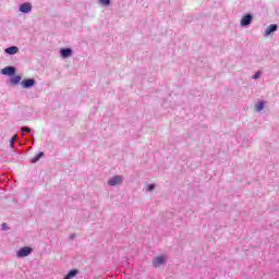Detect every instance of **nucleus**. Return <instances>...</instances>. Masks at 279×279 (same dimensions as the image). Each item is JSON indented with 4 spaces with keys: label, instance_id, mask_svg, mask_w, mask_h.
Returning <instances> with one entry per match:
<instances>
[{
    "label": "nucleus",
    "instance_id": "obj_15",
    "mask_svg": "<svg viewBox=\"0 0 279 279\" xmlns=\"http://www.w3.org/2000/svg\"><path fill=\"white\" fill-rule=\"evenodd\" d=\"M260 77V71H257L253 76V80H258Z\"/></svg>",
    "mask_w": 279,
    "mask_h": 279
},
{
    "label": "nucleus",
    "instance_id": "obj_2",
    "mask_svg": "<svg viewBox=\"0 0 279 279\" xmlns=\"http://www.w3.org/2000/svg\"><path fill=\"white\" fill-rule=\"evenodd\" d=\"M122 183H123V177L121 175H116L108 180L109 186H117V184H122Z\"/></svg>",
    "mask_w": 279,
    "mask_h": 279
},
{
    "label": "nucleus",
    "instance_id": "obj_12",
    "mask_svg": "<svg viewBox=\"0 0 279 279\" xmlns=\"http://www.w3.org/2000/svg\"><path fill=\"white\" fill-rule=\"evenodd\" d=\"M263 108H265V102H263V101H259L257 105H255L256 112H260V110H263Z\"/></svg>",
    "mask_w": 279,
    "mask_h": 279
},
{
    "label": "nucleus",
    "instance_id": "obj_9",
    "mask_svg": "<svg viewBox=\"0 0 279 279\" xmlns=\"http://www.w3.org/2000/svg\"><path fill=\"white\" fill-rule=\"evenodd\" d=\"M277 29H278V25L271 24V25H269V26L266 28L265 35H266V36H269V34L276 32Z\"/></svg>",
    "mask_w": 279,
    "mask_h": 279
},
{
    "label": "nucleus",
    "instance_id": "obj_17",
    "mask_svg": "<svg viewBox=\"0 0 279 279\" xmlns=\"http://www.w3.org/2000/svg\"><path fill=\"white\" fill-rule=\"evenodd\" d=\"M14 141H16V135H14V136L11 138V142H10L11 147H13V146H14Z\"/></svg>",
    "mask_w": 279,
    "mask_h": 279
},
{
    "label": "nucleus",
    "instance_id": "obj_18",
    "mask_svg": "<svg viewBox=\"0 0 279 279\" xmlns=\"http://www.w3.org/2000/svg\"><path fill=\"white\" fill-rule=\"evenodd\" d=\"M155 186H156L155 184L148 185V186H147V191H151L153 189H155Z\"/></svg>",
    "mask_w": 279,
    "mask_h": 279
},
{
    "label": "nucleus",
    "instance_id": "obj_5",
    "mask_svg": "<svg viewBox=\"0 0 279 279\" xmlns=\"http://www.w3.org/2000/svg\"><path fill=\"white\" fill-rule=\"evenodd\" d=\"M23 88H32V86H34V84H36V81H34V78H27L21 82Z\"/></svg>",
    "mask_w": 279,
    "mask_h": 279
},
{
    "label": "nucleus",
    "instance_id": "obj_7",
    "mask_svg": "<svg viewBox=\"0 0 279 279\" xmlns=\"http://www.w3.org/2000/svg\"><path fill=\"white\" fill-rule=\"evenodd\" d=\"M153 265L154 267H160V265H165V257L162 256L155 257L153 260Z\"/></svg>",
    "mask_w": 279,
    "mask_h": 279
},
{
    "label": "nucleus",
    "instance_id": "obj_3",
    "mask_svg": "<svg viewBox=\"0 0 279 279\" xmlns=\"http://www.w3.org/2000/svg\"><path fill=\"white\" fill-rule=\"evenodd\" d=\"M2 75H9L12 76L14 73H16V69L14 66H5L1 70Z\"/></svg>",
    "mask_w": 279,
    "mask_h": 279
},
{
    "label": "nucleus",
    "instance_id": "obj_1",
    "mask_svg": "<svg viewBox=\"0 0 279 279\" xmlns=\"http://www.w3.org/2000/svg\"><path fill=\"white\" fill-rule=\"evenodd\" d=\"M32 254V247L24 246L20 251H17V257L19 258H25V256H29Z\"/></svg>",
    "mask_w": 279,
    "mask_h": 279
},
{
    "label": "nucleus",
    "instance_id": "obj_8",
    "mask_svg": "<svg viewBox=\"0 0 279 279\" xmlns=\"http://www.w3.org/2000/svg\"><path fill=\"white\" fill-rule=\"evenodd\" d=\"M60 53L62 58H71V56L73 54V50H71V48H65L61 49Z\"/></svg>",
    "mask_w": 279,
    "mask_h": 279
},
{
    "label": "nucleus",
    "instance_id": "obj_16",
    "mask_svg": "<svg viewBox=\"0 0 279 279\" xmlns=\"http://www.w3.org/2000/svg\"><path fill=\"white\" fill-rule=\"evenodd\" d=\"M22 132H27V133H29V132H32V129H29V128H27V126H24V128H22Z\"/></svg>",
    "mask_w": 279,
    "mask_h": 279
},
{
    "label": "nucleus",
    "instance_id": "obj_14",
    "mask_svg": "<svg viewBox=\"0 0 279 279\" xmlns=\"http://www.w3.org/2000/svg\"><path fill=\"white\" fill-rule=\"evenodd\" d=\"M99 3H101V5H110V0H99Z\"/></svg>",
    "mask_w": 279,
    "mask_h": 279
},
{
    "label": "nucleus",
    "instance_id": "obj_10",
    "mask_svg": "<svg viewBox=\"0 0 279 279\" xmlns=\"http://www.w3.org/2000/svg\"><path fill=\"white\" fill-rule=\"evenodd\" d=\"M10 82L13 86H17V84H21V75L11 76Z\"/></svg>",
    "mask_w": 279,
    "mask_h": 279
},
{
    "label": "nucleus",
    "instance_id": "obj_19",
    "mask_svg": "<svg viewBox=\"0 0 279 279\" xmlns=\"http://www.w3.org/2000/svg\"><path fill=\"white\" fill-rule=\"evenodd\" d=\"M2 230H8V223H2Z\"/></svg>",
    "mask_w": 279,
    "mask_h": 279
},
{
    "label": "nucleus",
    "instance_id": "obj_4",
    "mask_svg": "<svg viewBox=\"0 0 279 279\" xmlns=\"http://www.w3.org/2000/svg\"><path fill=\"white\" fill-rule=\"evenodd\" d=\"M251 24H252V15H250V14H246L245 16H243L241 22H240V25L242 27H245V26L251 25Z\"/></svg>",
    "mask_w": 279,
    "mask_h": 279
},
{
    "label": "nucleus",
    "instance_id": "obj_13",
    "mask_svg": "<svg viewBox=\"0 0 279 279\" xmlns=\"http://www.w3.org/2000/svg\"><path fill=\"white\" fill-rule=\"evenodd\" d=\"M43 156H45V153H38V154L32 159V162H38V160H40V158H43Z\"/></svg>",
    "mask_w": 279,
    "mask_h": 279
},
{
    "label": "nucleus",
    "instance_id": "obj_6",
    "mask_svg": "<svg viewBox=\"0 0 279 279\" xmlns=\"http://www.w3.org/2000/svg\"><path fill=\"white\" fill-rule=\"evenodd\" d=\"M20 12H23L24 14H27L28 12H32V4L31 3H23L20 7Z\"/></svg>",
    "mask_w": 279,
    "mask_h": 279
},
{
    "label": "nucleus",
    "instance_id": "obj_11",
    "mask_svg": "<svg viewBox=\"0 0 279 279\" xmlns=\"http://www.w3.org/2000/svg\"><path fill=\"white\" fill-rule=\"evenodd\" d=\"M19 51V47L12 46L5 49V53H9V56H14Z\"/></svg>",
    "mask_w": 279,
    "mask_h": 279
}]
</instances>
